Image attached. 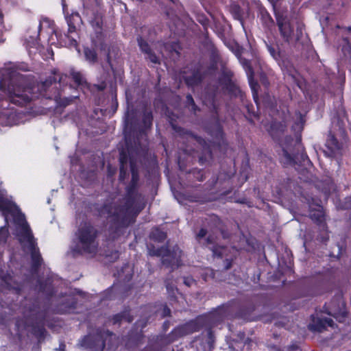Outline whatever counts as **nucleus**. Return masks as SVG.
Listing matches in <instances>:
<instances>
[{"label":"nucleus","instance_id":"1","mask_svg":"<svg viewBox=\"0 0 351 351\" xmlns=\"http://www.w3.org/2000/svg\"><path fill=\"white\" fill-rule=\"evenodd\" d=\"M126 150L123 149L119 154V166H127L129 159L131 180L125 186L124 203L106 200L101 204H95V210L97 217L105 218L109 222L106 241H114L123 233L124 229L136 221V217L144 208V206H135L138 193L139 172L136 160L131 156V149L126 141Z\"/></svg>","mask_w":351,"mask_h":351},{"label":"nucleus","instance_id":"2","mask_svg":"<svg viewBox=\"0 0 351 351\" xmlns=\"http://www.w3.org/2000/svg\"><path fill=\"white\" fill-rule=\"evenodd\" d=\"M60 73L56 69L51 71V75L47 77L36 86L30 84L24 85L10 78H1L0 90L8 98L10 101L19 106H25L32 100L40 97L57 100L60 97L57 84L61 81Z\"/></svg>","mask_w":351,"mask_h":351},{"label":"nucleus","instance_id":"3","mask_svg":"<svg viewBox=\"0 0 351 351\" xmlns=\"http://www.w3.org/2000/svg\"><path fill=\"white\" fill-rule=\"evenodd\" d=\"M100 232L90 222L81 224L75 232L73 252L78 254H95L99 247Z\"/></svg>","mask_w":351,"mask_h":351},{"label":"nucleus","instance_id":"4","mask_svg":"<svg viewBox=\"0 0 351 351\" xmlns=\"http://www.w3.org/2000/svg\"><path fill=\"white\" fill-rule=\"evenodd\" d=\"M47 309L41 307L40 302L34 298L25 306V313L27 319L31 320V333L40 341L45 337L47 330L45 322L47 317Z\"/></svg>","mask_w":351,"mask_h":351},{"label":"nucleus","instance_id":"5","mask_svg":"<svg viewBox=\"0 0 351 351\" xmlns=\"http://www.w3.org/2000/svg\"><path fill=\"white\" fill-rule=\"evenodd\" d=\"M172 128L182 139L186 141L194 140L201 147L202 150L198 155V162L200 165H207L213 160V155L210 145L204 138L194 134L189 130L177 125H172Z\"/></svg>","mask_w":351,"mask_h":351},{"label":"nucleus","instance_id":"6","mask_svg":"<svg viewBox=\"0 0 351 351\" xmlns=\"http://www.w3.org/2000/svg\"><path fill=\"white\" fill-rule=\"evenodd\" d=\"M14 222L18 226L16 238L23 250L26 252L38 245L36 239L34 237L25 215L22 213L19 214L14 217Z\"/></svg>","mask_w":351,"mask_h":351},{"label":"nucleus","instance_id":"7","mask_svg":"<svg viewBox=\"0 0 351 351\" xmlns=\"http://www.w3.org/2000/svg\"><path fill=\"white\" fill-rule=\"evenodd\" d=\"M280 146L282 154L280 157V162L283 167H293L298 165V152L301 148V139L294 140L291 136H286Z\"/></svg>","mask_w":351,"mask_h":351},{"label":"nucleus","instance_id":"8","mask_svg":"<svg viewBox=\"0 0 351 351\" xmlns=\"http://www.w3.org/2000/svg\"><path fill=\"white\" fill-rule=\"evenodd\" d=\"M112 336H114L112 332L99 328L93 334L84 336L80 341V345L92 351H104L106 339Z\"/></svg>","mask_w":351,"mask_h":351},{"label":"nucleus","instance_id":"9","mask_svg":"<svg viewBox=\"0 0 351 351\" xmlns=\"http://www.w3.org/2000/svg\"><path fill=\"white\" fill-rule=\"evenodd\" d=\"M62 11L69 27L68 32L65 34V37L68 39V45L70 47H77V40L70 34L76 32L77 27L82 23V17L77 11L72 10L70 13L65 3H62Z\"/></svg>","mask_w":351,"mask_h":351},{"label":"nucleus","instance_id":"10","mask_svg":"<svg viewBox=\"0 0 351 351\" xmlns=\"http://www.w3.org/2000/svg\"><path fill=\"white\" fill-rule=\"evenodd\" d=\"M197 331V326L194 322H189L174 328L170 333L160 337V340L170 344L180 337L191 335Z\"/></svg>","mask_w":351,"mask_h":351},{"label":"nucleus","instance_id":"11","mask_svg":"<svg viewBox=\"0 0 351 351\" xmlns=\"http://www.w3.org/2000/svg\"><path fill=\"white\" fill-rule=\"evenodd\" d=\"M206 76V73L203 71V66L199 62L187 72L184 71L182 78L187 87L194 88L201 84Z\"/></svg>","mask_w":351,"mask_h":351},{"label":"nucleus","instance_id":"12","mask_svg":"<svg viewBox=\"0 0 351 351\" xmlns=\"http://www.w3.org/2000/svg\"><path fill=\"white\" fill-rule=\"evenodd\" d=\"M149 254L152 256L162 257V263L167 267H173L175 265V255L176 250L173 247L171 251L167 245H163L160 247H156L154 245H149L147 247Z\"/></svg>","mask_w":351,"mask_h":351},{"label":"nucleus","instance_id":"13","mask_svg":"<svg viewBox=\"0 0 351 351\" xmlns=\"http://www.w3.org/2000/svg\"><path fill=\"white\" fill-rule=\"evenodd\" d=\"M276 24L281 37L287 43H290L293 34V27L290 21L280 12L274 11Z\"/></svg>","mask_w":351,"mask_h":351},{"label":"nucleus","instance_id":"14","mask_svg":"<svg viewBox=\"0 0 351 351\" xmlns=\"http://www.w3.org/2000/svg\"><path fill=\"white\" fill-rule=\"evenodd\" d=\"M325 147L324 154L329 158H335L342 155L343 143L337 139L331 131H329L327 135Z\"/></svg>","mask_w":351,"mask_h":351},{"label":"nucleus","instance_id":"15","mask_svg":"<svg viewBox=\"0 0 351 351\" xmlns=\"http://www.w3.org/2000/svg\"><path fill=\"white\" fill-rule=\"evenodd\" d=\"M252 340L245 338V332H239L237 339H232L228 343V347L233 351H250L251 350Z\"/></svg>","mask_w":351,"mask_h":351},{"label":"nucleus","instance_id":"16","mask_svg":"<svg viewBox=\"0 0 351 351\" xmlns=\"http://www.w3.org/2000/svg\"><path fill=\"white\" fill-rule=\"evenodd\" d=\"M94 34L91 39L93 45L101 51H106V60L108 63H110L111 57L108 45L106 43V35L104 29L94 30Z\"/></svg>","mask_w":351,"mask_h":351},{"label":"nucleus","instance_id":"17","mask_svg":"<svg viewBox=\"0 0 351 351\" xmlns=\"http://www.w3.org/2000/svg\"><path fill=\"white\" fill-rule=\"evenodd\" d=\"M317 295V285L311 283L308 279L299 282L297 293L293 297L295 299L306 297H313Z\"/></svg>","mask_w":351,"mask_h":351},{"label":"nucleus","instance_id":"18","mask_svg":"<svg viewBox=\"0 0 351 351\" xmlns=\"http://www.w3.org/2000/svg\"><path fill=\"white\" fill-rule=\"evenodd\" d=\"M206 132L215 139V143L219 147L227 145L223 127L218 119L213 124L207 127Z\"/></svg>","mask_w":351,"mask_h":351},{"label":"nucleus","instance_id":"19","mask_svg":"<svg viewBox=\"0 0 351 351\" xmlns=\"http://www.w3.org/2000/svg\"><path fill=\"white\" fill-rule=\"evenodd\" d=\"M53 279L49 277L46 278L45 280L38 279L36 281L39 292L44 293L48 300L52 298L56 292L53 285Z\"/></svg>","mask_w":351,"mask_h":351},{"label":"nucleus","instance_id":"20","mask_svg":"<svg viewBox=\"0 0 351 351\" xmlns=\"http://www.w3.org/2000/svg\"><path fill=\"white\" fill-rule=\"evenodd\" d=\"M27 251L29 252L31 257V271L32 274H37L43 263V258L38 245L30 248Z\"/></svg>","mask_w":351,"mask_h":351},{"label":"nucleus","instance_id":"21","mask_svg":"<svg viewBox=\"0 0 351 351\" xmlns=\"http://www.w3.org/2000/svg\"><path fill=\"white\" fill-rule=\"evenodd\" d=\"M203 245L208 247L212 251L213 255L216 257L222 258L226 251V247L215 243V237L211 234L206 237Z\"/></svg>","mask_w":351,"mask_h":351},{"label":"nucleus","instance_id":"22","mask_svg":"<svg viewBox=\"0 0 351 351\" xmlns=\"http://www.w3.org/2000/svg\"><path fill=\"white\" fill-rule=\"evenodd\" d=\"M334 322L331 318H318L309 324L308 328L313 332H322L326 330L328 326L333 327Z\"/></svg>","mask_w":351,"mask_h":351},{"label":"nucleus","instance_id":"23","mask_svg":"<svg viewBox=\"0 0 351 351\" xmlns=\"http://www.w3.org/2000/svg\"><path fill=\"white\" fill-rule=\"evenodd\" d=\"M77 301L75 298H67L56 305L55 311L58 314H66L73 312L77 308Z\"/></svg>","mask_w":351,"mask_h":351},{"label":"nucleus","instance_id":"24","mask_svg":"<svg viewBox=\"0 0 351 351\" xmlns=\"http://www.w3.org/2000/svg\"><path fill=\"white\" fill-rule=\"evenodd\" d=\"M258 16L263 27L269 31H271L275 27V22L267 10L264 6L258 8Z\"/></svg>","mask_w":351,"mask_h":351},{"label":"nucleus","instance_id":"25","mask_svg":"<svg viewBox=\"0 0 351 351\" xmlns=\"http://www.w3.org/2000/svg\"><path fill=\"white\" fill-rule=\"evenodd\" d=\"M323 308L325 313L333 317L339 322H343L348 316V311L346 309L345 305H342L341 307L339 306L337 308L331 309L325 304Z\"/></svg>","mask_w":351,"mask_h":351},{"label":"nucleus","instance_id":"26","mask_svg":"<svg viewBox=\"0 0 351 351\" xmlns=\"http://www.w3.org/2000/svg\"><path fill=\"white\" fill-rule=\"evenodd\" d=\"M124 320L128 323H132L134 320V317L130 314V308H125L123 311L114 315L111 321L113 325H120L121 322Z\"/></svg>","mask_w":351,"mask_h":351},{"label":"nucleus","instance_id":"27","mask_svg":"<svg viewBox=\"0 0 351 351\" xmlns=\"http://www.w3.org/2000/svg\"><path fill=\"white\" fill-rule=\"evenodd\" d=\"M41 29H42V23H41V22H40L38 24V32H37L36 36H29V38H26V40H25V47L27 48V49L29 51V53L33 52L32 51V49H36V51H37L40 47L39 36H40V32L41 31ZM34 52L35 53L36 51H34Z\"/></svg>","mask_w":351,"mask_h":351},{"label":"nucleus","instance_id":"28","mask_svg":"<svg viewBox=\"0 0 351 351\" xmlns=\"http://www.w3.org/2000/svg\"><path fill=\"white\" fill-rule=\"evenodd\" d=\"M309 215L316 224L321 226L325 223V215L322 206H319L318 208L310 209Z\"/></svg>","mask_w":351,"mask_h":351},{"label":"nucleus","instance_id":"29","mask_svg":"<svg viewBox=\"0 0 351 351\" xmlns=\"http://www.w3.org/2000/svg\"><path fill=\"white\" fill-rule=\"evenodd\" d=\"M255 306L253 304L241 305L236 313V317L245 320H249Z\"/></svg>","mask_w":351,"mask_h":351},{"label":"nucleus","instance_id":"30","mask_svg":"<svg viewBox=\"0 0 351 351\" xmlns=\"http://www.w3.org/2000/svg\"><path fill=\"white\" fill-rule=\"evenodd\" d=\"M153 113L151 110L145 109L143 112L142 123H141V131L145 132V130L151 129L153 122Z\"/></svg>","mask_w":351,"mask_h":351},{"label":"nucleus","instance_id":"31","mask_svg":"<svg viewBox=\"0 0 351 351\" xmlns=\"http://www.w3.org/2000/svg\"><path fill=\"white\" fill-rule=\"evenodd\" d=\"M1 124L4 125H13L16 124V114L12 110H5L0 114Z\"/></svg>","mask_w":351,"mask_h":351},{"label":"nucleus","instance_id":"32","mask_svg":"<svg viewBox=\"0 0 351 351\" xmlns=\"http://www.w3.org/2000/svg\"><path fill=\"white\" fill-rule=\"evenodd\" d=\"M248 79L249 85L252 90V96L254 101L258 104V91L259 88V84L258 82L254 79V72L251 73L246 74Z\"/></svg>","mask_w":351,"mask_h":351},{"label":"nucleus","instance_id":"33","mask_svg":"<svg viewBox=\"0 0 351 351\" xmlns=\"http://www.w3.org/2000/svg\"><path fill=\"white\" fill-rule=\"evenodd\" d=\"M167 237V233L158 227L153 228L149 234L150 239L158 243L164 242Z\"/></svg>","mask_w":351,"mask_h":351},{"label":"nucleus","instance_id":"34","mask_svg":"<svg viewBox=\"0 0 351 351\" xmlns=\"http://www.w3.org/2000/svg\"><path fill=\"white\" fill-rule=\"evenodd\" d=\"M84 54L86 61L90 64H94L98 61V56L95 48L88 47L84 48Z\"/></svg>","mask_w":351,"mask_h":351},{"label":"nucleus","instance_id":"35","mask_svg":"<svg viewBox=\"0 0 351 351\" xmlns=\"http://www.w3.org/2000/svg\"><path fill=\"white\" fill-rule=\"evenodd\" d=\"M223 89L227 91L230 97H242V91L234 82L228 84V86H225Z\"/></svg>","mask_w":351,"mask_h":351},{"label":"nucleus","instance_id":"36","mask_svg":"<svg viewBox=\"0 0 351 351\" xmlns=\"http://www.w3.org/2000/svg\"><path fill=\"white\" fill-rule=\"evenodd\" d=\"M15 204L0 194V211L3 213H10Z\"/></svg>","mask_w":351,"mask_h":351},{"label":"nucleus","instance_id":"37","mask_svg":"<svg viewBox=\"0 0 351 351\" xmlns=\"http://www.w3.org/2000/svg\"><path fill=\"white\" fill-rule=\"evenodd\" d=\"M71 75L73 81L77 86L86 88L88 86V82L80 72L73 71L71 73Z\"/></svg>","mask_w":351,"mask_h":351},{"label":"nucleus","instance_id":"38","mask_svg":"<svg viewBox=\"0 0 351 351\" xmlns=\"http://www.w3.org/2000/svg\"><path fill=\"white\" fill-rule=\"evenodd\" d=\"M233 73L230 71H223L219 77V83L223 88L225 86H228L232 83V81Z\"/></svg>","mask_w":351,"mask_h":351},{"label":"nucleus","instance_id":"39","mask_svg":"<svg viewBox=\"0 0 351 351\" xmlns=\"http://www.w3.org/2000/svg\"><path fill=\"white\" fill-rule=\"evenodd\" d=\"M90 23L94 30L104 29L103 16L99 13L95 14L93 19L90 20Z\"/></svg>","mask_w":351,"mask_h":351},{"label":"nucleus","instance_id":"40","mask_svg":"<svg viewBox=\"0 0 351 351\" xmlns=\"http://www.w3.org/2000/svg\"><path fill=\"white\" fill-rule=\"evenodd\" d=\"M230 12L234 19L243 22V10L238 4H233L230 7Z\"/></svg>","mask_w":351,"mask_h":351},{"label":"nucleus","instance_id":"41","mask_svg":"<svg viewBox=\"0 0 351 351\" xmlns=\"http://www.w3.org/2000/svg\"><path fill=\"white\" fill-rule=\"evenodd\" d=\"M138 45L141 51L145 54L152 50L151 46L148 43V42L144 39L141 36H138L136 38Z\"/></svg>","mask_w":351,"mask_h":351},{"label":"nucleus","instance_id":"42","mask_svg":"<svg viewBox=\"0 0 351 351\" xmlns=\"http://www.w3.org/2000/svg\"><path fill=\"white\" fill-rule=\"evenodd\" d=\"M298 153V165H307L311 163L307 154L305 152L304 147L301 145V148Z\"/></svg>","mask_w":351,"mask_h":351},{"label":"nucleus","instance_id":"43","mask_svg":"<svg viewBox=\"0 0 351 351\" xmlns=\"http://www.w3.org/2000/svg\"><path fill=\"white\" fill-rule=\"evenodd\" d=\"M239 60L241 65L243 66L246 74L254 72V69L252 66L251 61L245 58L239 56Z\"/></svg>","mask_w":351,"mask_h":351},{"label":"nucleus","instance_id":"44","mask_svg":"<svg viewBox=\"0 0 351 351\" xmlns=\"http://www.w3.org/2000/svg\"><path fill=\"white\" fill-rule=\"evenodd\" d=\"M246 109H247V119H249V121L250 122H252V119H258L259 118V114L258 112V111H255L254 110V107L253 106V104H247L245 106Z\"/></svg>","mask_w":351,"mask_h":351},{"label":"nucleus","instance_id":"45","mask_svg":"<svg viewBox=\"0 0 351 351\" xmlns=\"http://www.w3.org/2000/svg\"><path fill=\"white\" fill-rule=\"evenodd\" d=\"M186 106L191 108V110L193 112H196L197 111H199V107L196 105L193 96L191 94H187L186 96Z\"/></svg>","mask_w":351,"mask_h":351},{"label":"nucleus","instance_id":"46","mask_svg":"<svg viewBox=\"0 0 351 351\" xmlns=\"http://www.w3.org/2000/svg\"><path fill=\"white\" fill-rule=\"evenodd\" d=\"M145 59L148 60L153 64H160V58L156 54V53L152 49L149 52L145 54Z\"/></svg>","mask_w":351,"mask_h":351},{"label":"nucleus","instance_id":"47","mask_svg":"<svg viewBox=\"0 0 351 351\" xmlns=\"http://www.w3.org/2000/svg\"><path fill=\"white\" fill-rule=\"evenodd\" d=\"M190 173L193 174L194 178L197 181L202 182L206 179V176L203 169L195 168L191 170Z\"/></svg>","mask_w":351,"mask_h":351},{"label":"nucleus","instance_id":"48","mask_svg":"<svg viewBox=\"0 0 351 351\" xmlns=\"http://www.w3.org/2000/svg\"><path fill=\"white\" fill-rule=\"evenodd\" d=\"M9 236L8 228L6 226L0 228V243H5Z\"/></svg>","mask_w":351,"mask_h":351},{"label":"nucleus","instance_id":"49","mask_svg":"<svg viewBox=\"0 0 351 351\" xmlns=\"http://www.w3.org/2000/svg\"><path fill=\"white\" fill-rule=\"evenodd\" d=\"M88 89H90L91 91H103L106 88V83L105 82H101L99 84H88V86L87 87Z\"/></svg>","mask_w":351,"mask_h":351},{"label":"nucleus","instance_id":"50","mask_svg":"<svg viewBox=\"0 0 351 351\" xmlns=\"http://www.w3.org/2000/svg\"><path fill=\"white\" fill-rule=\"evenodd\" d=\"M267 48L270 55L275 59L278 60L280 58V52L278 49H276L271 45L267 44Z\"/></svg>","mask_w":351,"mask_h":351},{"label":"nucleus","instance_id":"51","mask_svg":"<svg viewBox=\"0 0 351 351\" xmlns=\"http://www.w3.org/2000/svg\"><path fill=\"white\" fill-rule=\"evenodd\" d=\"M128 176L127 167L121 165L119 166V180L120 182H123Z\"/></svg>","mask_w":351,"mask_h":351},{"label":"nucleus","instance_id":"52","mask_svg":"<svg viewBox=\"0 0 351 351\" xmlns=\"http://www.w3.org/2000/svg\"><path fill=\"white\" fill-rule=\"evenodd\" d=\"M188 199L192 202L204 203L207 202L205 197H201L197 195H189Z\"/></svg>","mask_w":351,"mask_h":351},{"label":"nucleus","instance_id":"53","mask_svg":"<svg viewBox=\"0 0 351 351\" xmlns=\"http://www.w3.org/2000/svg\"><path fill=\"white\" fill-rule=\"evenodd\" d=\"M230 304H223L217 308L216 313L220 315L221 317H223L226 315V313L230 311Z\"/></svg>","mask_w":351,"mask_h":351},{"label":"nucleus","instance_id":"54","mask_svg":"<svg viewBox=\"0 0 351 351\" xmlns=\"http://www.w3.org/2000/svg\"><path fill=\"white\" fill-rule=\"evenodd\" d=\"M166 288L169 293V300L171 301H175L176 300V296L175 295V289H174L173 287L171 286L170 284L167 283Z\"/></svg>","mask_w":351,"mask_h":351},{"label":"nucleus","instance_id":"55","mask_svg":"<svg viewBox=\"0 0 351 351\" xmlns=\"http://www.w3.org/2000/svg\"><path fill=\"white\" fill-rule=\"evenodd\" d=\"M207 230L204 228H200L199 232L196 234L195 239L196 240L200 243L201 240L204 238L207 234Z\"/></svg>","mask_w":351,"mask_h":351},{"label":"nucleus","instance_id":"56","mask_svg":"<svg viewBox=\"0 0 351 351\" xmlns=\"http://www.w3.org/2000/svg\"><path fill=\"white\" fill-rule=\"evenodd\" d=\"M171 315V309L168 307V306L165 304L162 306V311H161V317L165 318L166 317H170Z\"/></svg>","mask_w":351,"mask_h":351},{"label":"nucleus","instance_id":"57","mask_svg":"<svg viewBox=\"0 0 351 351\" xmlns=\"http://www.w3.org/2000/svg\"><path fill=\"white\" fill-rule=\"evenodd\" d=\"M141 351H162V348L154 344H149Z\"/></svg>","mask_w":351,"mask_h":351},{"label":"nucleus","instance_id":"58","mask_svg":"<svg viewBox=\"0 0 351 351\" xmlns=\"http://www.w3.org/2000/svg\"><path fill=\"white\" fill-rule=\"evenodd\" d=\"M298 114H299V119H298V121L295 122L294 126H295V125L300 126V129L302 130L304 122H305V119H304V116L300 113V112H298Z\"/></svg>","mask_w":351,"mask_h":351},{"label":"nucleus","instance_id":"59","mask_svg":"<svg viewBox=\"0 0 351 351\" xmlns=\"http://www.w3.org/2000/svg\"><path fill=\"white\" fill-rule=\"evenodd\" d=\"M232 260L226 258L225 260L224 269L226 270L230 269L232 267Z\"/></svg>","mask_w":351,"mask_h":351},{"label":"nucleus","instance_id":"60","mask_svg":"<svg viewBox=\"0 0 351 351\" xmlns=\"http://www.w3.org/2000/svg\"><path fill=\"white\" fill-rule=\"evenodd\" d=\"M118 101H117V95L115 94L114 95V97L113 98V102H112V109L113 110V112H115L117 108H118Z\"/></svg>","mask_w":351,"mask_h":351},{"label":"nucleus","instance_id":"61","mask_svg":"<svg viewBox=\"0 0 351 351\" xmlns=\"http://www.w3.org/2000/svg\"><path fill=\"white\" fill-rule=\"evenodd\" d=\"M169 326H170V322L169 321H165L162 324V331L164 332H166L167 331V330L169 328Z\"/></svg>","mask_w":351,"mask_h":351},{"label":"nucleus","instance_id":"62","mask_svg":"<svg viewBox=\"0 0 351 351\" xmlns=\"http://www.w3.org/2000/svg\"><path fill=\"white\" fill-rule=\"evenodd\" d=\"M193 282V280L192 278H184V283L188 286V287H190L191 286V284Z\"/></svg>","mask_w":351,"mask_h":351},{"label":"nucleus","instance_id":"63","mask_svg":"<svg viewBox=\"0 0 351 351\" xmlns=\"http://www.w3.org/2000/svg\"><path fill=\"white\" fill-rule=\"evenodd\" d=\"M112 289H113V287H111L108 288L106 291V295L107 298H109L110 300L112 299V297L110 295V293L112 292Z\"/></svg>","mask_w":351,"mask_h":351},{"label":"nucleus","instance_id":"64","mask_svg":"<svg viewBox=\"0 0 351 351\" xmlns=\"http://www.w3.org/2000/svg\"><path fill=\"white\" fill-rule=\"evenodd\" d=\"M112 254L114 256L115 259L119 258V252L118 250H115V251L112 252Z\"/></svg>","mask_w":351,"mask_h":351}]
</instances>
